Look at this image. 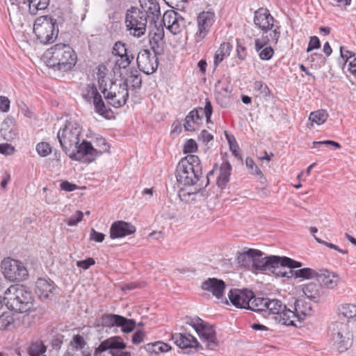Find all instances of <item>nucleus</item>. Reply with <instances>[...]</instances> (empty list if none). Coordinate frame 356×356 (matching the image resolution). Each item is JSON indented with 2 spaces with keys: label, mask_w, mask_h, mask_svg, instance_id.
I'll return each mask as SVG.
<instances>
[{
  "label": "nucleus",
  "mask_w": 356,
  "mask_h": 356,
  "mask_svg": "<svg viewBox=\"0 0 356 356\" xmlns=\"http://www.w3.org/2000/svg\"><path fill=\"white\" fill-rule=\"evenodd\" d=\"M82 127L76 120H67L57 133V138L63 152L70 159L90 163L104 152H108L109 145L104 138L98 139L99 149L95 148L90 142H81Z\"/></svg>",
  "instance_id": "obj_1"
},
{
  "label": "nucleus",
  "mask_w": 356,
  "mask_h": 356,
  "mask_svg": "<svg viewBox=\"0 0 356 356\" xmlns=\"http://www.w3.org/2000/svg\"><path fill=\"white\" fill-rule=\"evenodd\" d=\"M252 311L260 312L265 318H271L283 325L289 326L293 324V321L290 320L294 316L293 311L287 309L286 305L277 298H254Z\"/></svg>",
  "instance_id": "obj_2"
},
{
  "label": "nucleus",
  "mask_w": 356,
  "mask_h": 356,
  "mask_svg": "<svg viewBox=\"0 0 356 356\" xmlns=\"http://www.w3.org/2000/svg\"><path fill=\"white\" fill-rule=\"evenodd\" d=\"M99 89L104 95L108 104L120 108L129 98V90L127 82L112 81L106 74L99 68L97 73Z\"/></svg>",
  "instance_id": "obj_3"
},
{
  "label": "nucleus",
  "mask_w": 356,
  "mask_h": 356,
  "mask_svg": "<svg viewBox=\"0 0 356 356\" xmlns=\"http://www.w3.org/2000/svg\"><path fill=\"white\" fill-rule=\"evenodd\" d=\"M47 65L56 70L66 72L76 63L77 56L74 50L64 43L56 44L44 54Z\"/></svg>",
  "instance_id": "obj_4"
},
{
  "label": "nucleus",
  "mask_w": 356,
  "mask_h": 356,
  "mask_svg": "<svg viewBox=\"0 0 356 356\" xmlns=\"http://www.w3.org/2000/svg\"><path fill=\"white\" fill-rule=\"evenodd\" d=\"M202 175V168L199 157L188 154L179 162L176 170L177 181L184 186L196 184Z\"/></svg>",
  "instance_id": "obj_5"
},
{
  "label": "nucleus",
  "mask_w": 356,
  "mask_h": 356,
  "mask_svg": "<svg viewBox=\"0 0 356 356\" xmlns=\"http://www.w3.org/2000/svg\"><path fill=\"white\" fill-rule=\"evenodd\" d=\"M4 295L13 309L19 313L27 312L33 308L32 292L24 285H12L6 289Z\"/></svg>",
  "instance_id": "obj_6"
},
{
  "label": "nucleus",
  "mask_w": 356,
  "mask_h": 356,
  "mask_svg": "<svg viewBox=\"0 0 356 356\" xmlns=\"http://www.w3.org/2000/svg\"><path fill=\"white\" fill-rule=\"evenodd\" d=\"M56 20L48 15H42L35 19L33 32L38 40L44 44L52 43L58 35Z\"/></svg>",
  "instance_id": "obj_7"
},
{
  "label": "nucleus",
  "mask_w": 356,
  "mask_h": 356,
  "mask_svg": "<svg viewBox=\"0 0 356 356\" xmlns=\"http://www.w3.org/2000/svg\"><path fill=\"white\" fill-rule=\"evenodd\" d=\"M125 25L129 34L136 38H140L146 33L147 19V14L140 11V8L135 6L127 10Z\"/></svg>",
  "instance_id": "obj_8"
},
{
  "label": "nucleus",
  "mask_w": 356,
  "mask_h": 356,
  "mask_svg": "<svg viewBox=\"0 0 356 356\" xmlns=\"http://www.w3.org/2000/svg\"><path fill=\"white\" fill-rule=\"evenodd\" d=\"M332 339L339 353L346 351L353 343V335L347 323L335 322L331 327Z\"/></svg>",
  "instance_id": "obj_9"
},
{
  "label": "nucleus",
  "mask_w": 356,
  "mask_h": 356,
  "mask_svg": "<svg viewBox=\"0 0 356 356\" xmlns=\"http://www.w3.org/2000/svg\"><path fill=\"white\" fill-rule=\"evenodd\" d=\"M213 108L211 102L206 99L204 108H195L192 110L186 117L184 127L186 131H195L199 129L202 124V116L205 115L207 122L211 121Z\"/></svg>",
  "instance_id": "obj_10"
},
{
  "label": "nucleus",
  "mask_w": 356,
  "mask_h": 356,
  "mask_svg": "<svg viewBox=\"0 0 356 356\" xmlns=\"http://www.w3.org/2000/svg\"><path fill=\"white\" fill-rule=\"evenodd\" d=\"M1 267L5 277L12 282L23 281L29 276L28 270L24 264L10 257L3 259Z\"/></svg>",
  "instance_id": "obj_11"
},
{
  "label": "nucleus",
  "mask_w": 356,
  "mask_h": 356,
  "mask_svg": "<svg viewBox=\"0 0 356 356\" xmlns=\"http://www.w3.org/2000/svg\"><path fill=\"white\" fill-rule=\"evenodd\" d=\"M126 347L127 344L120 337H112L100 343L94 355L99 356L102 353L108 350L111 356H131L130 352L122 351Z\"/></svg>",
  "instance_id": "obj_12"
},
{
  "label": "nucleus",
  "mask_w": 356,
  "mask_h": 356,
  "mask_svg": "<svg viewBox=\"0 0 356 356\" xmlns=\"http://www.w3.org/2000/svg\"><path fill=\"white\" fill-rule=\"evenodd\" d=\"M158 55L148 49L140 50L136 58L139 70L146 74H153L158 68Z\"/></svg>",
  "instance_id": "obj_13"
},
{
  "label": "nucleus",
  "mask_w": 356,
  "mask_h": 356,
  "mask_svg": "<svg viewBox=\"0 0 356 356\" xmlns=\"http://www.w3.org/2000/svg\"><path fill=\"white\" fill-rule=\"evenodd\" d=\"M215 20L216 16L213 12L203 11L198 15L197 18V31L194 36L196 42H200L206 38Z\"/></svg>",
  "instance_id": "obj_14"
},
{
  "label": "nucleus",
  "mask_w": 356,
  "mask_h": 356,
  "mask_svg": "<svg viewBox=\"0 0 356 356\" xmlns=\"http://www.w3.org/2000/svg\"><path fill=\"white\" fill-rule=\"evenodd\" d=\"M113 54L117 56L115 66L119 69H127L134 59V55L127 44L118 41L113 47Z\"/></svg>",
  "instance_id": "obj_15"
},
{
  "label": "nucleus",
  "mask_w": 356,
  "mask_h": 356,
  "mask_svg": "<svg viewBox=\"0 0 356 356\" xmlns=\"http://www.w3.org/2000/svg\"><path fill=\"white\" fill-rule=\"evenodd\" d=\"M228 296L230 302L235 307L250 310H252V303L254 298H257L252 291L247 289H231Z\"/></svg>",
  "instance_id": "obj_16"
},
{
  "label": "nucleus",
  "mask_w": 356,
  "mask_h": 356,
  "mask_svg": "<svg viewBox=\"0 0 356 356\" xmlns=\"http://www.w3.org/2000/svg\"><path fill=\"white\" fill-rule=\"evenodd\" d=\"M102 324L106 327H120L122 332L129 333L133 331L136 322L133 319H128L118 314H104L102 316Z\"/></svg>",
  "instance_id": "obj_17"
},
{
  "label": "nucleus",
  "mask_w": 356,
  "mask_h": 356,
  "mask_svg": "<svg viewBox=\"0 0 356 356\" xmlns=\"http://www.w3.org/2000/svg\"><path fill=\"white\" fill-rule=\"evenodd\" d=\"M29 0H5L10 22L14 24L22 23V18L26 8Z\"/></svg>",
  "instance_id": "obj_18"
},
{
  "label": "nucleus",
  "mask_w": 356,
  "mask_h": 356,
  "mask_svg": "<svg viewBox=\"0 0 356 356\" xmlns=\"http://www.w3.org/2000/svg\"><path fill=\"white\" fill-rule=\"evenodd\" d=\"M163 23L174 35L179 33L186 26L184 18L173 10H168L163 14Z\"/></svg>",
  "instance_id": "obj_19"
},
{
  "label": "nucleus",
  "mask_w": 356,
  "mask_h": 356,
  "mask_svg": "<svg viewBox=\"0 0 356 356\" xmlns=\"http://www.w3.org/2000/svg\"><path fill=\"white\" fill-rule=\"evenodd\" d=\"M197 334L208 349L213 350L218 346L216 330L212 325L204 322Z\"/></svg>",
  "instance_id": "obj_20"
},
{
  "label": "nucleus",
  "mask_w": 356,
  "mask_h": 356,
  "mask_svg": "<svg viewBox=\"0 0 356 356\" xmlns=\"http://www.w3.org/2000/svg\"><path fill=\"white\" fill-rule=\"evenodd\" d=\"M273 22L274 18L267 8H260L254 12V23L264 32L266 33L274 27Z\"/></svg>",
  "instance_id": "obj_21"
},
{
  "label": "nucleus",
  "mask_w": 356,
  "mask_h": 356,
  "mask_svg": "<svg viewBox=\"0 0 356 356\" xmlns=\"http://www.w3.org/2000/svg\"><path fill=\"white\" fill-rule=\"evenodd\" d=\"M164 29L162 26H154L149 32V44L156 54L161 55L164 52Z\"/></svg>",
  "instance_id": "obj_22"
},
{
  "label": "nucleus",
  "mask_w": 356,
  "mask_h": 356,
  "mask_svg": "<svg viewBox=\"0 0 356 356\" xmlns=\"http://www.w3.org/2000/svg\"><path fill=\"white\" fill-rule=\"evenodd\" d=\"M294 307L295 311H293L294 316L290 319L293 321V324L289 325V326L298 327L296 322H301L306 316H311L312 314V307L309 302L300 299L295 301Z\"/></svg>",
  "instance_id": "obj_23"
},
{
  "label": "nucleus",
  "mask_w": 356,
  "mask_h": 356,
  "mask_svg": "<svg viewBox=\"0 0 356 356\" xmlns=\"http://www.w3.org/2000/svg\"><path fill=\"white\" fill-rule=\"evenodd\" d=\"M136 229L131 223L123 220L114 222L110 228V237L112 239L122 238L136 232Z\"/></svg>",
  "instance_id": "obj_24"
},
{
  "label": "nucleus",
  "mask_w": 356,
  "mask_h": 356,
  "mask_svg": "<svg viewBox=\"0 0 356 356\" xmlns=\"http://www.w3.org/2000/svg\"><path fill=\"white\" fill-rule=\"evenodd\" d=\"M256 254H253L252 268L258 270H268L272 268V264H277L278 256L272 255L266 257L261 250H256Z\"/></svg>",
  "instance_id": "obj_25"
},
{
  "label": "nucleus",
  "mask_w": 356,
  "mask_h": 356,
  "mask_svg": "<svg viewBox=\"0 0 356 356\" xmlns=\"http://www.w3.org/2000/svg\"><path fill=\"white\" fill-rule=\"evenodd\" d=\"M225 283L223 280L217 278H208L202 284V289L212 293L216 298L223 296L225 289Z\"/></svg>",
  "instance_id": "obj_26"
},
{
  "label": "nucleus",
  "mask_w": 356,
  "mask_h": 356,
  "mask_svg": "<svg viewBox=\"0 0 356 356\" xmlns=\"http://www.w3.org/2000/svg\"><path fill=\"white\" fill-rule=\"evenodd\" d=\"M175 343L180 348H194L198 350L200 343L197 340L190 334L176 333L172 336Z\"/></svg>",
  "instance_id": "obj_27"
},
{
  "label": "nucleus",
  "mask_w": 356,
  "mask_h": 356,
  "mask_svg": "<svg viewBox=\"0 0 356 356\" xmlns=\"http://www.w3.org/2000/svg\"><path fill=\"white\" fill-rule=\"evenodd\" d=\"M316 279L321 285L327 289H334L339 284L340 281L339 276L337 273L326 269L318 270Z\"/></svg>",
  "instance_id": "obj_28"
},
{
  "label": "nucleus",
  "mask_w": 356,
  "mask_h": 356,
  "mask_svg": "<svg viewBox=\"0 0 356 356\" xmlns=\"http://www.w3.org/2000/svg\"><path fill=\"white\" fill-rule=\"evenodd\" d=\"M0 131L3 139L7 141L14 140L19 135V130L12 118H7L3 121Z\"/></svg>",
  "instance_id": "obj_29"
},
{
  "label": "nucleus",
  "mask_w": 356,
  "mask_h": 356,
  "mask_svg": "<svg viewBox=\"0 0 356 356\" xmlns=\"http://www.w3.org/2000/svg\"><path fill=\"white\" fill-rule=\"evenodd\" d=\"M140 11L147 14V19L156 22L159 19L161 12L160 6L156 0H139Z\"/></svg>",
  "instance_id": "obj_30"
},
{
  "label": "nucleus",
  "mask_w": 356,
  "mask_h": 356,
  "mask_svg": "<svg viewBox=\"0 0 356 356\" xmlns=\"http://www.w3.org/2000/svg\"><path fill=\"white\" fill-rule=\"evenodd\" d=\"M54 286L51 281L43 278H38L35 282V291L41 300H46L53 293Z\"/></svg>",
  "instance_id": "obj_31"
},
{
  "label": "nucleus",
  "mask_w": 356,
  "mask_h": 356,
  "mask_svg": "<svg viewBox=\"0 0 356 356\" xmlns=\"http://www.w3.org/2000/svg\"><path fill=\"white\" fill-rule=\"evenodd\" d=\"M271 30L272 31L270 33V38L268 37V35H266L264 36L261 40H255L254 44L257 51H259L261 48L264 47V46L268 42L271 44L277 43L280 37V26L274 25V27Z\"/></svg>",
  "instance_id": "obj_32"
},
{
  "label": "nucleus",
  "mask_w": 356,
  "mask_h": 356,
  "mask_svg": "<svg viewBox=\"0 0 356 356\" xmlns=\"http://www.w3.org/2000/svg\"><path fill=\"white\" fill-rule=\"evenodd\" d=\"M232 166L228 161L223 162L220 167V174L217 178V184L221 188L225 187L229 180Z\"/></svg>",
  "instance_id": "obj_33"
},
{
  "label": "nucleus",
  "mask_w": 356,
  "mask_h": 356,
  "mask_svg": "<svg viewBox=\"0 0 356 356\" xmlns=\"http://www.w3.org/2000/svg\"><path fill=\"white\" fill-rule=\"evenodd\" d=\"M256 249L249 248L238 254L236 261L238 264L245 268L252 267L253 254H256Z\"/></svg>",
  "instance_id": "obj_34"
},
{
  "label": "nucleus",
  "mask_w": 356,
  "mask_h": 356,
  "mask_svg": "<svg viewBox=\"0 0 356 356\" xmlns=\"http://www.w3.org/2000/svg\"><path fill=\"white\" fill-rule=\"evenodd\" d=\"M144 348L150 354H159L166 353L171 349V346L161 341L147 343Z\"/></svg>",
  "instance_id": "obj_35"
},
{
  "label": "nucleus",
  "mask_w": 356,
  "mask_h": 356,
  "mask_svg": "<svg viewBox=\"0 0 356 356\" xmlns=\"http://www.w3.org/2000/svg\"><path fill=\"white\" fill-rule=\"evenodd\" d=\"M339 315L348 320L354 319L356 321V305L353 304L344 303L338 307Z\"/></svg>",
  "instance_id": "obj_36"
},
{
  "label": "nucleus",
  "mask_w": 356,
  "mask_h": 356,
  "mask_svg": "<svg viewBox=\"0 0 356 356\" xmlns=\"http://www.w3.org/2000/svg\"><path fill=\"white\" fill-rule=\"evenodd\" d=\"M289 273L291 277L295 278H303V279H312L316 278L318 271L310 268H304L298 270H289Z\"/></svg>",
  "instance_id": "obj_37"
},
{
  "label": "nucleus",
  "mask_w": 356,
  "mask_h": 356,
  "mask_svg": "<svg viewBox=\"0 0 356 356\" xmlns=\"http://www.w3.org/2000/svg\"><path fill=\"white\" fill-rule=\"evenodd\" d=\"M231 49L232 45L229 42L222 43L215 54L213 60L214 65H218L225 57L228 56L231 52Z\"/></svg>",
  "instance_id": "obj_38"
},
{
  "label": "nucleus",
  "mask_w": 356,
  "mask_h": 356,
  "mask_svg": "<svg viewBox=\"0 0 356 356\" xmlns=\"http://www.w3.org/2000/svg\"><path fill=\"white\" fill-rule=\"evenodd\" d=\"M282 257L278 256V259H277V264H272V268L270 267V269L268 271H270L272 273L275 274L276 276L282 277H287L291 278L289 270H286V266L282 265Z\"/></svg>",
  "instance_id": "obj_39"
},
{
  "label": "nucleus",
  "mask_w": 356,
  "mask_h": 356,
  "mask_svg": "<svg viewBox=\"0 0 356 356\" xmlns=\"http://www.w3.org/2000/svg\"><path fill=\"white\" fill-rule=\"evenodd\" d=\"M304 294L310 300L317 302L320 298V286L311 282L305 285L302 288Z\"/></svg>",
  "instance_id": "obj_40"
},
{
  "label": "nucleus",
  "mask_w": 356,
  "mask_h": 356,
  "mask_svg": "<svg viewBox=\"0 0 356 356\" xmlns=\"http://www.w3.org/2000/svg\"><path fill=\"white\" fill-rule=\"evenodd\" d=\"M328 116L329 115L326 110L319 109L309 114V120L312 126H314V124L321 125L327 120Z\"/></svg>",
  "instance_id": "obj_41"
},
{
  "label": "nucleus",
  "mask_w": 356,
  "mask_h": 356,
  "mask_svg": "<svg viewBox=\"0 0 356 356\" xmlns=\"http://www.w3.org/2000/svg\"><path fill=\"white\" fill-rule=\"evenodd\" d=\"M49 0H29L28 8L29 13L35 15L39 10H43L47 8Z\"/></svg>",
  "instance_id": "obj_42"
},
{
  "label": "nucleus",
  "mask_w": 356,
  "mask_h": 356,
  "mask_svg": "<svg viewBox=\"0 0 356 356\" xmlns=\"http://www.w3.org/2000/svg\"><path fill=\"white\" fill-rule=\"evenodd\" d=\"M92 99H93V104L95 108L96 112L99 113L101 115H103L107 111L105 104L102 99L101 95L98 92L97 88L92 89Z\"/></svg>",
  "instance_id": "obj_43"
},
{
  "label": "nucleus",
  "mask_w": 356,
  "mask_h": 356,
  "mask_svg": "<svg viewBox=\"0 0 356 356\" xmlns=\"http://www.w3.org/2000/svg\"><path fill=\"white\" fill-rule=\"evenodd\" d=\"M199 190L194 192L187 191L183 188L180 189L178 193L179 197L182 202H190L195 200V196L198 193H201L202 195V192L201 189L203 188V184L199 183L198 185Z\"/></svg>",
  "instance_id": "obj_44"
},
{
  "label": "nucleus",
  "mask_w": 356,
  "mask_h": 356,
  "mask_svg": "<svg viewBox=\"0 0 356 356\" xmlns=\"http://www.w3.org/2000/svg\"><path fill=\"white\" fill-rule=\"evenodd\" d=\"M123 82H127V85L129 83L133 88H138L141 86L142 79L138 71L133 68L130 70L128 77Z\"/></svg>",
  "instance_id": "obj_45"
},
{
  "label": "nucleus",
  "mask_w": 356,
  "mask_h": 356,
  "mask_svg": "<svg viewBox=\"0 0 356 356\" xmlns=\"http://www.w3.org/2000/svg\"><path fill=\"white\" fill-rule=\"evenodd\" d=\"M13 323V315L10 312H4L0 316V330L10 329Z\"/></svg>",
  "instance_id": "obj_46"
},
{
  "label": "nucleus",
  "mask_w": 356,
  "mask_h": 356,
  "mask_svg": "<svg viewBox=\"0 0 356 356\" xmlns=\"http://www.w3.org/2000/svg\"><path fill=\"white\" fill-rule=\"evenodd\" d=\"M47 348L42 341L33 343L30 347L32 356H40L46 352Z\"/></svg>",
  "instance_id": "obj_47"
},
{
  "label": "nucleus",
  "mask_w": 356,
  "mask_h": 356,
  "mask_svg": "<svg viewBox=\"0 0 356 356\" xmlns=\"http://www.w3.org/2000/svg\"><path fill=\"white\" fill-rule=\"evenodd\" d=\"M36 151L42 157H46L51 152V147L48 143L41 142L37 144Z\"/></svg>",
  "instance_id": "obj_48"
},
{
  "label": "nucleus",
  "mask_w": 356,
  "mask_h": 356,
  "mask_svg": "<svg viewBox=\"0 0 356 356\" xmlns=\"http://www.w3.org/2000/svg\"><path fill=\"white\" fill-rule=\"evenodd\" d=\"M186 323L191 325L195 332L199 330L200 327H201V325H203V323L204 322L203 320H202L200 318L195 316V317H191V316H186L185 318Z\"/></svg>",
  "instance_id": "obj_49"
},
{
  "label": "nucleus",
  "mask_w": 356,
  "mask_h": 356,
  "mask_svg": "<svg viewBox=\"0 0 356 356\" xmlns=\"http://www.w3.org/2000/svg\"><path fill=\"white\" fill-rule=\"evenodd\" d=\"M254 89L265 97L268 96L270 93L268 87L261 81H256L254 83Z\"/></svg>",
  "instance_id": "obj_50"
},
{
  "label": "nucleus",
  "mask_w": 356,
  "mask_h": 356,
  "mask_svg": "<svg viewBox=\"0 0 356 356\" xmlns=\"http://www.w3.org/2000/svg\"><path fill=\"white\" fill-rule=\"evenodd\" d=\"M197 149V145L195 140L189 139L188 140L184 145L183 152L184 154H192Z\"/></svg>",
  "instance_id": "obj_51"
},
{
  "label": "nucleus",
  "mask_w": 356,
  "mask_h": 356,
  "mask_svg": "<svg viewBox=\"0 0 356 356\" xmlns=\"http://www.w3.org/2000/svg\"><path fill=\"white\" fill-rule=\"evenodd\" d=\"M259 58L261 60H270L274 54V50L271 47H266L261 48L259 51Z\"/></svg>",
  "instance_id": "obj_52"
},
{
  "label": "nucleus",
  "mask_w": 356,
  "mask_h": 356,
  "mask_svg": "<svg viewBox=\"0 0 356 356\" xmlns=\"http://www.w3.org/2000/svg\"><path fill=\"white\" fill-rule=\"evenodd\" d=\"M322 145H325V146L330 145L336 149L341 148V145L339 143L335 142L334 140H323V141H314L312 143V148H318Z\"/></svg>",
  "instance_id": "obj_53"
},
{
  "label": "nucleus",
  "mask_w": 356,
  "mask_h": 356,
  "mask_svg": "<svg viewBox=\"0 0 356 356\" xmlns=\"http://www.w3.org/2000/svg\"><path fill=\"white\" fill-rule=\"evenodd\" d=\"M246 166L251 170V172L254 175H259L261 178L264 177V175L258 166L254 163L253 159L247 158L245 161Z\"/></svg>",
  "instance_id": "obj_54"
},
{
  "label": "nucleus",
  "mask_w": 356,
  "mask_h": 356,
  "mask_svg": "<svg viewBox=\"0 0 356 356\" xmlns=\"http://www.w3.org/2000/svg\"><path fill=\"white\" fill-rule=\"evenodd\" d=\"M282 265L286 266L289 270H294L302 266V263L295 261L291 258L286 257H282Z\"/></svg>",
  "instance_id": "obj_55"
},
{
  "label": "nucleus",
  "mask_w": 356,
  "mask_h": 356,
  "mask_svg": "<svg viewBox=\"0 0 356 356\" xmlns=\"http://www.w3.org/2000/svg\"><path fill=\"white\" fill-rule=\"evenodd\" d=\"M314 238H315V240H316L318 243H321V244H323V245H324L327 246V248H329L336 250H337V251H338L339 252L342 253V254H347V253H348V251H347V250H342V249L339 248L337 245H334V244H333V243H328V242H327V241H323V240H322V239H321V238H318V237H316V236H314Z\"/></svg>",
  "instance_id": "obj_56"
},
{
  "label": "nucleus",
  "mask_w": 356,
  "mask_h": 356,
  "mask_svg": "<svg viewBox=\"0 0 356 356\" xmlns=\"http://www.w3.org/2000/svg\"><path fill=\"white\" fill-rule=\"evenodd\" d=\"M83 213L81 211H77L74 216L70 217L67 220L69 226H74L83 219Z\"/></svg>",
  "instance_id": "obj_57"
},
{
  "label": "nucleus",
  "mask_w": 356,
  "mask_h": 356,
  "mask_svg": "<svg viewBox=\"0 0 356 356\" xmlns=\"http://www.w3.org/2000/svg\"><path fill=\"white\" fill-rule=\"evenodd\" d=\"M320 47L321 42L318 38L316 36H312L307 48V52H309L313 49H318Z\"/></svg>",
  "instance_id": "obj_58"
},
{
  "label": "nucleus",
  "mask_w": 356,
  "mask_h": 356,
  "mask_svg": "<svg viewBox=\"0 0 356 356\" xmlns=\"http://www.w3.org/2000/svg\"><path fill=\"white\" fill-rule=\"evenodd\" d=\"M95 264V260L92 258H88L85 260L78 261L76 266L84 270L88 269L91 266Z\"/></svg>",
  "instance_id": "obj_59"
},
{
  "label": "nucleus",
  "mask_w": 356,
  "mask_h": 356,
  "mask_svg": "<svg viewBox=\"0 0 356 356\" xmlns=\"http://www.w3.org/2000/svg\"><path fill=\"white\" fill-rule=\"evenodd\" d=\"M15 152V147L8 143L0 144V153L4 155H10Z\"/></svg>",
  "instance_id": "obj_60"
},
{
  "label": "nucleus",
  "mask_w": 356,
  "mask_h": 356,
  "mask_svg": "<svg viewBox=\"0 0 356 356\" xmlns=\"http://www.w3.org/2000/svg\"><path fill=\"white\" fill-rule=\"evenodd\" d=\"M105 235L103 233L97 232L95 229H92L90 234V240L101 243L104 241Z\"/></svg>",
  "instance_id": "obj_61"
},
{
  "label": "nucleus",
  "mask_w": 356,
  "mask_h": 356,
  "mask_svg": "<svg viewBox=\"0 0 356 356\" xmlns=\"http://www.w3.org/2000/svg\"><path fill=\"white\" fill-rule=\"evenodd\" d=\"M10 100L5 96H0V110L6 113L10 109Z\"/></svg>",
  "instance_id": "obj_62"
},
{
  "label": "nucleus",
  "mask_w": 356,
  "mask_h": 356,
  "mask_svg": "<svg viewBox=\"0 0 356 356\" xmlns=\"http://www.w3.org/2000/svg\"><path fill=\"white\" fill-rule=\"evenodd\" d=\"M145 333L143 331H136L132 336L131 341L135 345L140 344L144 339Z\"/></svg>",
  "instance_id": "obj_63"
},
{
  "label": "nucleus",
  "mask_w": 356,
  "mask_h": 356,
  "mask_svg": "<svg viewBox=\"0 0 356 356\" xmlns=\"http://www.w3.org/2000/svg\"><path fill=\"white\" fill-rule=\"evenodd\" d=\"M72 343H74V346L78 348H82L85 346L86 342L84 339L79 334H76L73 337Z\"/></svg>",
  "instance_id": "obj_64"
}]
</instances>
